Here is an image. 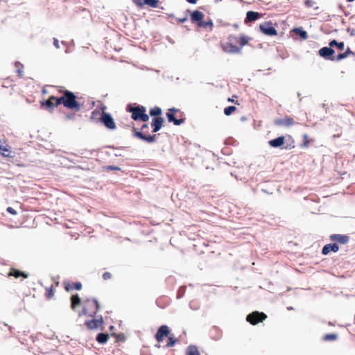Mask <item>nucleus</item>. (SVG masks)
I'll return each instance as SVG.
<instances>
[{
	"label": "nucleus",
	"mask_w": 355,
	"mask_h": 355,
	"mask_svg": "<svg viewBox=\"0 0 355 355\" xmlns=\"http://www.w3.org/2000/svg\"><path fill=\"white\" fill-rule=\"evenodd\" d=\"M154 337L158 343H161L167 338L166 344L163 346V348L172 347L178 343V338L175 337L174 334H171L170 328L166 324L159 326Z\"/></svg>",
	"instance_id": "nucleus-1"
},
{
	"label": "nucleus",
	"mask_w": 355,
	"mask_h": 355,
	"mask_svg": "<svg viewBox=\"0 0 355 355\" xmlns=\"http://www.w3.org/2000/svg\"><path fill=\"white\" fill-rule=\"evenodd\" d=\"M126 112L131 114V119L135 121L147 122L149 115L146 114V107L141 105L135 104L132 107L131 103L126 105Z\"/></svg>",
	"instance_id": "nucleus-2"
},
{
	"label": "nucleus",
	"mask_w": 355,
	"mask_h": 355,
	"mask_svg": "<svg viewBox=\"0 0 355 355\" xmlns=\"http://www.w3.org/2000/svg\"><path fill=\"white\" fill-rule=\"evenodd\" d=\"M63 93L64 98V107L73 112H79L83 104L77 101V96L76 94L70 90L63 87Z\"/></svg>",
	"instance_id": "nucleus-3"
},
{
	"label": "nucleus",
	"mask_w": 355,
	"mask_h": 355,
	"mask_svg": "<svg viewBox=\"0 0 355 355\" xmlns=\"http://www.w3.org/2000/svg\"><path fill=\"white\" fill-rule=\"evenodd\" d=\"M141 129L133 127L132 128V136L141 141L146 142L148 144H153L156 141L157 135H146L144 130L146 129H148V124L144 122Z\"/></svg>",
	"instance_id": "nucleus-4"
},
{
	"label": "nucleus",
	"mask_w": 355,
	"mask_h": 355,
	"mask_svg": "<svg viewBox=\"0 0 355 355\" xmlns=\"http://www.w3.org/2000/svg\"><path fill=\"white\" fill-rule=\"evenodd\" d=\"M96 123H101L107 130H114L116 129V125L112 114L109 112H104L101 116L96 120Z\"/></svg>",
	"instance_id": "nucleus-5"
},
{
	"label": "nucleus",
	"mask_w": 355,
	"mask_h": 355,
	"mask_svg": "<svg viewBox=\"0 0 355 355\" xmlns=\"http://www.w3.org/2000/svg\"><path fill=\"white\" fill-rule=\"evenodd\" d=\"M275 26H277V24H273L272 21H266L259 24L260 32L267 36H276L277 31Z\"/></svg>",
	"instance_id": "nucleus-6"
},
{
	"label": "nucleus",
	"mask_w": 355,
	"mask_h": 355,
	"mask_svg": "<svg viewBox=\"0 0 355 355\" xmlns=\"http://www.w3.org/2000/svg\"><path fill=\"white\" fill-rule=\"evenodd\" d=\"M267 315L263 312L254 311L246 316V320L252 325H256L266 320Z\"/></svg>",
	"instance_id": "nucleus-7"
},
{
	"label": "nucleus",
	"mask_w": 355,
	"mask_h": 355,
	"mask_svg": "<svg viewBox=\"0 0 355 355\" xmlns=\"http://www.w3.org/2000/svg\"><path fill=\"white\" fill-rule=\"evenodd\" d=\"M318 54L326 60H336L335 50L330 47L329 45L328 46H323L320 48Z\"/></svg>",
	"instance_id": "nucleus-8"
},
{
	"label": "nucleus",
	"mask_w": 355,
	"mask_h": 355,
	"mask_svg": "<svg viewBox=\"0 0 355 355\" xmlns=\"http://www.w3.org/2000/svg\"><path fill=\"white\" fill-rule=\"evenodd\" d=\"M186 12L189 14L191 23L195 24L196 27L198 28V25L201 24L204 19L205 14L198 10H194L191 11L187 9Z\"/></svg>",
	"instance_id": "nucleus-9"
},
{
	"label": "nucleus",
	"mask_w": 355,
	"mask_h": 355,
	"mask_svg": "<svg viewBox=\"0 0 355 355\" xmlns=\"http://www.w3.org/2000/svg\"><path fill=\"white\" fill-rule=\"evenodd\" d=\"M182 139L184 140V138L183 137ZM182 148L184 150V155L186 157L193 158V156L197 155L198 147L196 144L189 143V144L187 145V141H184V144H182Z\"/></svg>",
	"instance_id": "nucleus-10"
},
{
	"label": "nucleus",
	"mask_w": 355,
	"mask_h": 355,
	"mask_svg": "<svg viewBox=\"0 0 355 355\" xmlns=\"http://www.w3.org/2000/svg\"><path fill=\"white\" fill-rule=\"evenodd\" d=\"M295 121L293 118L286 116L285 118H277L273 121V124L279 127H291L294 125Z\"/></svg>",
	"instance_id": "nucleus-11"
},
{
	"label": "nucleus",
	"mask_w": 355,
	"mask_h": 355,
	"mask_svg": "<svg viewBox=\"0 0 355 355\" xmlns=\"http://www.w3.org/2000/svg\"><path fill=\"white\" fill-rule=\"evenodd\" d=\"M284 140H285V139L284 137V135H281L276 138L269 140L268 141V144L271 148H279L281 150H284V146H285Z\"/></svg>",
	"instance_id": "nucleus-12"
},
{
	"label": "nucleus",
	"mask_w": 355,
	"mask_h": 355,
	"mask_svg": "<svg viewBox=\"0 0 355 355\" xmlns=\"http://www.w3.org/2000/svg\"><path fill=\"white\" fill-rule=\"evenodd\" d=\"M349 236L347 234H333L329 236V239L331 241L336 243L338 245L347 244L349 242Z\"/></svg>",
	"instance_id": "nucleus-13"
},
{
	"label": "nucleus",
	"mask_w": 355,
	"mask_h": 355,
	"mask_svg": "<svg viewBox=\"0 0 355 355\" xmlns=\"http://www.w3.org/2000/svg\"><path fill=\"white\" fill-rule=\"evenodd\" d=\"M223 51L227 53L236 54L241 53V47H238L236 45L232 42H225L221 44Z\"/></svg>",
	"instance_id": "nucleus-14"
},
{
	"label": "nucleus",
	"mask_w": 355,
	"mask_h": 355,
	"mask_svg": "<svg viewBox=\"0 0 355 355\" xmlns=\"http://www.w3.org/2000/svg\"><path fill=\"white\" fill-rule=\"evenodd\" d=\"M40 105L41 109L46 110L50 113H52L55 110L53 100L51 99V96H49V98L46 99L43 98L42 100H41L40 102Z\"/></svg>",
	"instance_id": "nucleus-15"
},
{
	"label": "nucleus",
	"mask_w": 355,
	"mask_h": 355,
	"mask_svg": "<svg viewBox=\"0 0 355 355\" xmlns=\"http://www.w3.org/2000/svg\"><path fill=\"white\" fill-rule=\"evenodd\" d=\"M178 108L171 107L167 110L166 116L168 123H172L174 125H178Z\"/></svg>",
	"instance_id": "nucleus-16"
},
{
	"label": "nucleus",
	"mask_w": 355,
	"mask_h": 355,
	"mask_svg": "<svg viewBox=\"0 0 355 355\" xmlns=\"http://www.w3.org/2000/svg\"><path fill=\"white\" fill-rule=\"evenodd\" d=\"M339 250V245L334 243V241L332 243H328L324 245L322 248L321 253L322 255H327L330 252H337Z\"/></svg>",
	"instance_id": "nucleus-17"
},
{
	"label": "nucleus",
	"mask_w": 355,
	"mask_h": 355,
	"mask_svg": "<svg viewBox=\"0 0 355 355\" xmlns=\"http://www.w3.org/2000/svg\"><path fill=\"white\" fill-rule=\"evenodd\" d=\"M63 284L64 288L67 292H70L73 290L80 291L83 288V285L80 282H75L71 284L69 281H64Z\"/></svg>",
	"instance_id": "nucleus-18"
},
{
	"label": "nucleus",
	"mask_w": 355,
	"mask_h": 355,
	"mask_svg": "<svg viewBox=\"0 0 355 355\" xmlns=\"http://www.w3.org/2000/svg\"><path fill=\"white\" fill-rule=\"evenodd\" d=\"M165 123L164 118L152 119L150 125L153 132L155 133L159 131Z\"/></svg>",
	"instance_id": "nucleus-19"
},
{
	"label": "nucleus",
	"mask_w": 355,
	"mask_h": 355,
	"mask_svg": "<svg viewBox=\"0 0 355 355\" xmlns=\"http://www.w3.org/2000/svg\"><path fill=\"white\" fill-rule=\"evenodd\" d=\"M291 32L295 34L301 40H306L308 38L307 32L302 27H294Z\"/></svg>",
	"instance_id": "nucleus-20"
},
{
	"label": "nucleus",
	"mask_w": 355,
	"mask_h": 355,
	"mask_svg": "<svg viewBox=\"0 0 355 355\" xmlns=\"http://www.w3.org/2000/svg\"><path fill=\"white\" fill-rule=\"evenodd\" d=\"M70 300H71V306H70L71 309L73 311H76L77 306L80 305V304L82 302V300L78 293L72 294L70 297Z\"/></svg>",
	"instance_id": "nucleus-21"
},
{
	"label": "nucleus",
	"mask_w": 355,
	"mask_h": 355,
	"mask_svg": "<svg viewBox=\"0 0 355 355\" xmlns=\"http://www.w3.org/2000/svg\"><path fill=\"white\" fill-rule=\"evenodd\" d=\"M110 336L111 334L100 332L96 334V340L100 345H105L107 343Z\"/></svg>",
	"instance_id": "nucleus-22"
},
{
	"label": "nucleus",
	"mask_w": 355,
	"mask_h": 355,
	"mask_svg": "<svg viewBox=\"0 0 355 355\" xmlns=\"http://www.w3.org/2000/svg\"><path fill=\"white\" fill-rule=\"evenodd\" d=\"M8 275L14 277L17 279L19 278V277H22L23 279H26V278H28L29 275H28V273H27L24 271H22V270H20L19 269L12 268L10 270Z\"/></svg>",
	"instance_id": "nucleus-23"
},
{
	"label": "nucleus",
	"mask_w": 355,
	"mask_h": 355,
	"mask_svg": "<svg viewBox=\"0 0 355 355\" xmlns=\"http://www.w3.org/2000/svg\"><path fill=\"white\" fill-rule=\"evenodd\" d=\"M89 301H92V302L93 303L95 310L92 313H91L88 315L91 318H94L96 316L98 312L101 310V304H100L98 299L96 297L87 298L86 300V302H89Z\"/></svg>",
	"instance_id": "nucleus-24"
},
{
	"label": "nucleus",
	"mask_w": 355,
	"mask_h": 355,
	"mask_svg": "<svg viewBox=\"0 0 355 355\" xmlns=\"http://www.w3.org/2000/svg\"><path fill=\"white\" fill-rule=\"evenodd\" d=\"M355 55V52L352 51L351 50V49L348 46V47H347V49H345V51L344 52L338 53L336 55V61H338V62L342 60L347 58L349 55Z\"/></svg>",
	"instance_id": "nucleus-25"
},
{
	"label": "nucleus",
	"mask_w": 355,
	"mask_h": 355,
	"mask_svg": "<svg viewBox=\"0 0 355 355\" xmlns=\"http://www.w3.org/2000/svg\"><path fill=\"white\" fill-rule=\"evenodd\" d=\"M149 116L152 117V119H159L163 118L162 116V110L159 106H155L151 107L149 110Z\"/></svg>",
	"instance_id": "nucleus-26"
},
{
	"label": "nucleus",
	"mask_w": 355,
	"mask_h": 355,
	"mask_svg": "<svg viewBox=\"0 0 355 355\" xmlns=\"http://www.w3.org/2000/svg\"><path fill=\"white\" fill-rule=\"evenodd\" d=\"M285 139L284 150H291L295 148V140L290 135H284Z\"/></svg>",
	"instance_id": "nucleus-27"
},
{
	"label": "nucleus",
	"mask_w": 355,
	"mask_h": 355,
	"mask_svg": "<svg viewBox=\"0 0 355 355\" xmlns=\"http://www.w3.org/2000/svg\"><path fill=\"white\" fill-rule=\"evenodd\" d=\"M260 13L253 10H249L246 12V17L245 19V23L249 21H254L257 20L260 16Z\"/></svg>",
	"instance_id": "nucleus-28"
},
{
	"label": "nucleus",
	"mask_w": 355,
	"mask_h": 355,
	"mask_svg": "<svg viewBox=\"0 0 355 355\" xmlns=\"http://www.w3.org/2000/svg\"><path fill=\"white\" fill-rule=\"evenodd\" d=\"M12 150L11 147L8 145L3 146L1 144L0 146V155L4 157H13V155H11Z\"/></svg>",
	"instance_id": "nucleus-29"
},
{
	"label": "nucleus",
	"mask_w": 355,
	"mask_h": 355,
	"mask_svg": "<svg viewBox=\"0 0 355 355\" xmlns=\"http://www.w3.org/2000/svg\"><path fill=\"white\" fill-rule=\"evenodd\" d=\"M85 325L89 330H95L99 328L96 317L92 318L91 320H87L85 322Z\"/></svg>",
	"instance_id": "nucleus-30"
},
{
	"label": "nucleus",
	"mask_w": 355,
	"mask_h": 355,
	"mask_svg": "<svg viewBox=\"0 0 355 355\" xmlns=\"http://www.w3.org/2000/svg\"><path fill=\"white\" fill-rule=\"evenodd\" d=\"M329 45L330 47L334 49V47L336 48L338 50L343 51L345 49V43L344 42H338L336 39H333L329 41Z\"/></svg>",
	"instance_id": "nucleus-31"
},
{
	"label": "nucleus",
	"mask_w": 355,
	"mask_h": 355,
	"mask_svg": "<svg viewBox=\"0 0 355 355\" xmlns=\"http://www.w3.org/2000/svg\"><path fill=\"white\" fill-rule=\"evenodd\" d=\"M51 99L53 100L54 107H57L60 105H63L64 103V94L60 96H55L54 95H51Z\"/></svg>",
	"instance_id": "nucleus-32"
},
{
	"label": "nucleus",
	"mask_w": 355,
	"mask_h": 355,
	"mask_svg": "<svg viewBox=\"0 0 355 355\" xmlns=\"http://www.w3.org/2000/svg\"><path fill=\"white\" fill-rule=\"evenodd\" d=\"M214 28V22L211 19H209L207 21L202 20V23L198 25V28H209V30L211 31L213 30Z\"/></svg>",
	"instance_id": "nucleus-33"
},
{
	"label": "nucleus",
	"mask_w": 355,
	"mask_h": 355,
	"mask_svg": "<svg viewBox=\"0 0 355 355\" xmlns=\"http://www.w3.org/2000/svg\"><path fill=\"white\" fill-rule=\"evenodd\" d=\"M186 355H200V353L196 345H190L187 347Z\"/></svg>",
	"instance_id": "nucleus-34"
},
{
	"label": "nucleus",
	"mask_w": 355,
	"mask_h": 355,
	"mask_svg": "<svg viewBox=\"0 0 355 355\" xmlns=\"http://www.w3.org/2000/svg\"><path fill=\"white\" fill-rule=\"evenodd\" d=\"M250 40H251V37H250L244 34L241 35L238 40V42L239 44V47H241V49L244 46H245L248 44V42Z\"/></svg>",
	"instance_id": "nucleus-35"
},
{
	"label": "nucleus",
	"mask_w": 355,
	"mask_h": 355,
	"mask_svg": "<svg viewBox=\"0 0 355 355\" xmlns=\"http://www.w3.org/2000/svg\"><path fill=\"white\" fill-rule=\"evenodd\" d=\"M338 338V335L336 333H330L327 334L323 336L322 340L323 341H335Z\"/></svg>",
	"instance_id": "nucleus-36"
},
{
	"label": "nucleus",
	"mask_w": 355,
	"mask_h": 355,
	"mask_svg": "<svg viewBox=\"0 0 355 355\" xmlns=\"http://www.w3.org/2000/svg\"><path fill=\"white\" fill-rule=\"evenodd\" d=\"M111 336L116 338L117 342L124 343L126 340V338L123 333H111Z\"/></svg>",
	"instance_id": "nucleus-37"
},
{
	"label": "nucleus",
	"mask_w": 355,
	"mask_h": 355,
	"mask_svg": "<svg viewBox=\"0 0 355 355\" xmlns=\"http://www.w3.org/2000/svg\"><path fill=\"white\" fill-rule=\"evenodd\" d=\"M159 0H144V6H148L153 8L159 7Z\"/></svg>",
	"instance_id": "nucleus-38"
},
{
	"label": "nucleus",
	"mask_w": 355,
	"mask_h": 355,
	"mask_svg": "<svg viewBox=\"0 0 355 355\" xmlns=\"http://www.w3.org/2000/svg\"><path fill=\"white\" fill-rule=\"evenodd\" d=\"M103 171H121V168L117 166L114 165H107L102 166Z\"/></svg>",
	"instance_id": "nucleus-39"
},
{
	"label": "nucleus",
	"mask_w": 355,
	"mask_h": 355,
	"mask_svg": "<svg viewBox=\"0 0 355 355\" xmlns=\"http://www.w3.org/2000/svg\"><path fill=\"white\" fill-rule=\"evenodd\" d=\"M15 66L17 68L16 70V73H17V76L19 78H21L23 76L24 65L20 62L16 61L15 62Z\"/></svg>",
	"instance_id": "nucleus-40"
},
{
	"label": "nucleus",
	"mask_w": 355,
	"mask_h": 355,
	"mask_svg": "<svg viewBox=\"0 0 355 355\" xmlns=\"http://www.w3.org/2000/svg\"><path fill=\"white\" fill-rule=\"evenodd\" d=\"M54 288L53 286L46 288L45 297L46 300L51 299L54 295Z\"/></svg>",
	"instance_id": "nucleus-41"
},
{
	"label": "nucleus",
	"mask_w": 355,
	"mask_h": 355,
	"mask_svg": "<svg viewBox=\"0 0 355 355\" xmlns=\"http://www.w3.org/2000/svg\"><path fill=\"white\" fill-rule=\"evenodd\" d=\"M302 138H303V140H302V144H300V146L302 148H308L309 142H310L309 136L306 134H304L302 136Z\"/></svg>",
	"instance_id": "nucleus-42"
},
{
	"label": "nucleus",
	"mask_w": 355,
	"mask_h": 355,
	"mask_svg": "<svg viewBox=\"0 0 355 355\" xmlns=\"http://www.w3.org/2000/svg\"><path fill=\"white\" fill-rule=\"evenodd\" d=\"M236 110V107L234 105H229L224 109V114L225 116H230Z\"/></svg>",
	"instance_id": "nucleus-43"
},
{
	"label": "nucleus",
	"mask_w": 355,
	"mask_h": 355,
	"mask_svg": "<svg viewBox=\"0 0 355 355\" xmlns=\"http://www.w3.org/2000/svg\"><path fill=\"white\" fill-rule=\"evenodd\" d=\"M96 318L98 327H101V329L103 330V325L105 324V321L103 316L101 315H96Z\"/></svg>",
	"instance_id": "nucleus-44"
},
{
	"label": "nucleus",
	"mask_w": 355,
	"mask_h": 355,
	"mask_svg": "<svg viewBox=\"0 0 355 355\" xmlns=\"http://www.w3.org/2000/svg\"><path fill=\"white\" fill-rule=\"evenodd\" d=\"M101 114L100 113V112L97 109H95L91 113L90 119L95 121L96 122V120L98 119V118H96L97 116H99V117H100Z\"/></svg>",
	"instance_id": "nucleus-45"
},
{
	"label": "nucleus",
	"mask_w": 355,
	"mask_h": 355,
	"mask_svg": "<svg viewBox=\"0 0 355 355\" xmlns=\"http://www.w3.org/2000/svg\"><path fill=\"white\" fill-rule=\"evenodd\" d=\"M225 144L226 145L235 146L236 145L237 141L233 137H228L227 139H225Z\"/></svg>",
	"instance_id": "nucleus-46"
},
{
	"label": "nucleus",
	"mask_w": 355,
	"mask_h": 355,
	"mask_svg": "<svg viewBox=\"0 0 355 355\" xmlns=\"http://www.w3.org/2000/svg\"><path fill=\"white\" fill-rule=\"evenodd\" d=\"M134 4L139 8L144 7V0H132Z\"/></svg>",
	"instance_id": "nucleus-47"
},
{
	"label": "nucleus",
	"mask_w": 355,
	"mask_h": 355,
	"mask_svg": "<svg viewBox=\"0 0 355 355\" xmlns=\"http://www.w3.org/2000/svg\"><path fill=\"white\" fill-rule=\"evenodd\" d=\"M315 4V1L313 0H304V5L307 8H311L313 6V5Z\"/></svg>",
	"instance_id": "nucleus-48"
},
{
	"label": "nucleus",
	"mask_w": 355,
	"mask_h": 355,
	"mask_svg": "<svg viewBox=\"0 0 355 355\" xmlns=\"http://www.w3.org/2000/svg\"><path fill=\"white\" fill-rule=\"evenodd\" d=\"M185 291H186V287L184 286H179V290H178L179 299L181 298L184 295Z\"/></svg>",
	"instance_id": "nucleus-49"
},
{
	"label": "nucleus",
	"mask_w": 355,
	"mask_h": 355,
	"mask_svg": "<svg viewBox=\"0 0 355 355\" xmlns=\"http://www.w3.org/2000/svg\"><path fill=\"white\" fill-rule=\"evenodd\" d=\"M6 211H7V213L12 214V215L17 214V211L14 208H12L11 207H8L6 208Z\"/></svg>",
	"instance_id": "nucleus-50"
},
{
	"label": "nucleus",
	"mask_w": 355,
	"mask_h": 355,
	"mask_svg": "<svg viewBox=\"0 0 355 355\" xmlns=\"http://www.w3.org/2000/svg\"><path fill=\"white\" fill-rule=\"evenodd\" d=\"M184 113L179 110V125L184 123L185 121V117L183 116Z\"/></svg>",
	"instance_id": "nucleus-51"
},
{
	"label": "nucleus",
	"mask_w": 355,
	"mask_h": 355,
	"mask_svg": "<svg viewBox=\"0 0 355 355\" xmlns=\"http://www.w3.org/2000/svg\"><path fill=\"white\" fill-rule=\"evenodd\" d=\"M88 315L87 309L86 306H83L81 311L78 313V317H80L81 315Z\"/></svg>",
	"instance_id": "nucleus-52"
},
{
	"label": "nucleus",
	"mask_w": 355,
	"mask_h": 355,
	"mask_svg": "<svg viewBox=\"0 0 355 355\" xmlns=\"http://www.w3.org/2000/svg\"><path fill=\"white\" fill-rule=\"evenodd\" d=\"M189 15V14L188 12H185V16H184V17H179V24H183V23H184L185 21H187V19H188V15Z\"/></svg>",
	"instance_id": "nucleus-53"
},
{
	"label": "nucleus",
	"mask_w": 355,
	"mask_h": 355,
	"mask_svg": "<svg viewBox=\"0 0 355 355\" xmlns=\"http://www.w3.org/2000/svg\"><path fill=\"white\" fill-rule=\"evenodd\" d=\"M102 277L104 280L110 279L112 277V274L109 272H105L103 274Z\"/></svg>",
	"instance_id": "nucleus-54"
},
{
	"label": "nucleus",
	"mask_w": 355,
	"mask_h": 355,
	"mask_svg": "<svg viewBox=\"0 0 355 355\" xmlns=\"http://www.w3.org/2000/svg\"><path fill=\"white\" fill-rule=\"evenodd\" d=\"M162 78L166 80H168L171 82H173L174 80V77L173 76H169L166 73H163Z\"/></svg>",
	"instance_id": "nucleus-55"
},
{
	"label": "nucleus",
	"mask_w": 355,
	"mask_h": 355,
	"mask_svg": "<svg viewBox=\"0 0 355 355\" xmlns=\"http://www.w3.org/2000/svg\"><path fill=\"white\" fill-rule=\"evenodd\" d=\"M53 44L56 49L60 48L59 40L56 37L53 38Z\"/></svg>",
	"instance_id": "nucleus-56"
},
{
	"label": "nucleus",
	"mask_w": 355,
	"mask_h": 355,
	"mask_svg": "<svg viewBox=\"0 0 355 355\" xmlns=\"http://www.w3.org/2000/svg\"><path fill=\"white\" fill-rule=\"evenodd\" d=\"M65 118L67 120L74 119L75 114L74 113H67L65 114Z\"/></svg>",
	"instance_id": "nucleus-57"
},
{
	"label": "nucleus",
	"mask_w": 355,
	"mask_h": 355,
	"mask_svg": "<svg viewBox=\"0 0 355 355\" xmlns=\"http://www.w3.org/2000/svg\"><path fill=\"white\" fill-rule=\"evenodd\" d=\"M167 284H172L175 281V278L173 276H168L166 279Z\"/></svg>",
	"instance_id": "nucleus-58"
},
{
	"label": "nucleus",
	"mask_w": 355,
	"mask_h": 355,
	"mask_svg": "<svg viewBox=\"0 0 355 355\" xmlns=\"http://www.w3.org/2000/svg\"><path fill=\"white\" fill-rule=\"evenodd\" d=\"M166 40H167L168 42V43H170L172 45L175 44V40L172 38L170 36H166Z\"/></svg>",
	"instance_id": "nucleus-59"
},
{
	"label": "nucleus",
	"mask_w": 355,
	"mask_h": 355,
	"mask_svg": "<svg viewBox=\"0 0 355 355\" xmlns=\"http://www.w3.org/2000/svg\"><path fill=\"white\" fill-rule=\"evenodd\" d=\"M347 31L349 33L351 36H354L355 35V31L353 28L351 29L350 28H347Z\"/></svg>",
	"instance_id": "nucleus-60"
},
{
	"label": "nucleus",
	"mask_w": 355,
	"mask_h": 355,
	"mask_svg": "<svg viewBox=\"0 0 355 355\" xmlns=\"http://www.w3.org/2000/svg\"><path fill=\"white\" fill-rule=\"evenodd\" d=\"M106 148H112V149H119V148H123V147H115L114 146L108 145L105 146Z\"/></svg>",
	"instance_id": "nucleus-61"
},
{
	"label": "nucleus",
	"mask_w": 355,
	"mask_h": 355,
	"mask_svg": "<svg viewBox=\"0 0 355 355\" xmlns=\"http://www.w3.org/2000/svg\"><path fill=\"white\" fill-rule=\"evenodd\" d=\"M99 108L101 110L105 111L107 109V107L104 104L102 103L100 105Z\"/></svg>",
	"instance_id": "nucleus-62"
},
{
	"label": "nucleus",
	"mask_w": 355,
	"mask_h": 355,
	"mask_svg": "<svg viewBox=\"0 0 355 355\" xmlns=\"http://www.w3.org/2000/svg\"><path fill=\"white\" fill-rule=\"evenodd\" d=\"M175 198H178V193H173L172 195H171L172 200L174 201Z\"/></svg>",
	"instance_id": "nucleus-63"
},
{
	"label": "nucleus",
	"mask_w": 355,
	"mask_h": 355,
	"mask_svg": "<svg viewBox=\"0 0 355 355\" xmlns=\"http://www.w3.org/2000/svg\"><path fill=\"white\" fill-rule=\"evenodd\" d=\"M168 18H173L175 20L176 22H178V17H175L173 14H171L168 15Z\"/></svg>",
	"instance_id": "nucleus-64"
}]
</instances>
